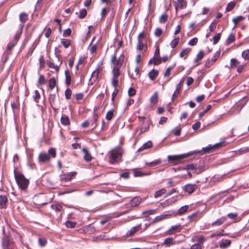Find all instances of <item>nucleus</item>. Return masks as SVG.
Returning <instances> with one entry per match:
<instances>
[{"label":"nucleus","mask_w":249,"mask_h":249,"mask_svg":"<svg viewBox=\"0 0 249 249\" xmlns=\"http://www.w3.org/2000/svg\"><path fill=\"white\" fill-rule=\"evenodd\" d=\"M82 152L84 153V159L86 161H90L91 160L92 157L91 154L89 152L88 149L86 147L83 148Z\"/></svg>","instance_id":"obj_12"},{"label":"nucleus","mask_w":249,"mask_h":249,"mask_svg":"<svg viewBox=\"0 0 249 249\" xmlns=\"http://www.w3.org/2000/svg\"><path fill=\"white\" fill-rule=\"evenodd\" d=\"M124 152V149L120 146L111 150L108 153L109 162L112 164L120 162L122 160Z\"/></svg>","instance_id":"obj_1"},{"label":"nucleus","mask_w":249,"mask_h":249,"mask_svg":"<svg viewBox=\"0 0 249 249\" xmlns=\"http://www.w3.org/2000/svg\"><path fill=\"white\" fill-rule=\"evenodd\" d=\"M65 74L66 77V84L68 86H69L71 84V76L68 70L65 71Z\"/></svg>","instance_id":"obj_20"},{"label":"nucleus","mask_w":249,"mask_h":249,"mask_svg":"<svg viewBox=\"0 0 249 249\" xmlns=\"http://www.w3.org/2000/svg\"><path fill=\"white\" fill-rule=\"evenodd\" d=\"M222 144V142L217 143L213 145H209L206 147L202 148V150H200L194 153V154H197L199 155H203L205 153H209L212 152L214 149L220 146Z\"/></svg>","instance_id":"obj_5"},{"label":"nucleus","mask_w":249,"mask_h":249,"mask_svg":"<svg viewBox=\"0 0 249 249\" xmlns=\"http://www.w3.org/2000/svg\"><path fill=\"white\" fill-rule=\"evenodd\" d=\"M65 97H66V99H70L71 97V90L70 89H67L65 91Z\"/></svg>","instance_id":"obj_52"},{"label":"nucleus","mask_w":249,"mask_h":249,"mask_svg":"<svg viewBox=\"0 0 249 249\" xmlns=\"http://www.w3.org/2000/svg\"><path fill=\"white\" fill-rule=\"evenodd\" d=\"M16 42H10L7 47V50H11L16 45Z\"/></svg>","instance_id":"obj_60"},{"label":"nucleus","mask_w":249,"mask_h":249,"mask_svg":"<svg viewBox=\"0 0 249 249\" xmlns=\"http://www.w3.org/2000/svg\"><path fill=\"white\" fill-rule=\"evenodd\" d=\"M114 116L113 110L108 111L106 114V119L108 121H110Z\"/></svg>","instance_id":"obj_40"},{"label":"nucleus","mask_w":249,"mask_h":249,"mask_svg":"<svg viewBox=\"0 0 249 249\" xmlns=\"http://www.w3.org/2000/svg\"><path fill=\"white\" fill-rule=\"evenodd\" d=\"M28 19V15L25 13H22L19 15V20L20 21L24 23Z\"/></svg>","instance_id":"obj_32"},{"label":"nucleus","mask_w":249,"mask_h":249,"mask_svg":"<svg viewBox=\"0 0 249 249\" xmlns=\"http://www.w3.org/2000/svg\"><path fill=\"white\" fill-rule=\"evenodd\" d=\"M150 105L149 107L154 109L155 108V106L156 105V92H155L153 95L151 97L150 99Z\"/></svg>","instance_id":"obj_21"},{"label":"nucleus","mask_w":249,"mask_h":249,"mask_svg":"<svg viewBox=\"0 0 249 249\" xmlns=\"http://www.w3.org/2000/svg\"><path fill=\"white\" fill-rule=\"evenodd\" d=\"M99 75V71L98 70L94 71L91 76L90 81L92 82V81L95 82L98 78Z\"/></svg>","instance_id":"obj_26"},{"label":"nucleus","mask_w":249,"mask_h":249,"mask_svg":"<svg viewBox=\"0 0 249 249\" xmlns=\"http://www.w3.org/2000/svg\"><path fill=\"white\" fill-rule=\"evenodd\" d=\"M170 215L168 214H162L157 216V222L169 218Z\"/></svg>","instance_id":"obj_37"},{"label":"nucleus","mask_w":249,"mask_h":249,"mask_svg":"<svg viewBox=\"0 0 249 249\" xmlns=\"http://www.w3.org/2000/svg\"><path fill=\"white\" fill-rule=\"evenodd\" d=\"M173 68V67H168V68L166 69V71H165V73H164V75H165V76H169V75L170 74V71H171V70H172Z\"/></svg>","instance_id":"obj_63"},{"label":"nucleus","mask_w":249,"mask_h":249,"mask_svg":"<svg viewBox=\"0 0 249 249\" xmlns=\"http://www.w3.org/2000/svg\"><path fill=\"white\" fill-rule=\"evenodd\" d=\"M2 246L3 249H13L14 248L13 242L7 236L3 238Z\"/></svg>","instance_id":"obj_7"},{"label":"nucleus","mask_w":249,"mask_h":249,"mask_svg":"<svg viewBox=\"0 0 249 249\" xmlns=\"http://www.w3.org/2000/svg\"><path fill=\"white\" fill-rule=\"evenodd\" d=\"M152 144L151 142L148 141L147 142L144 143L142 145V146L139 149L138 151H141L143 149H146L150 148L151 147H152Z\"/></svg>","instance_id":"obj_25"},{"label":"nucleus","mask_w":249,"mask_h":249,"mask_svg":"<svg viewBox=\"0 0 249 249\" xmlns=\"http://www.w3.org/2000/svg\"><path fill=\"white\" fill-rule=\"evenodd\" d=\"M234 40L235 36L233 34H231L227 38V42L228 44H230L231 43L233 42Z\"/></svg>","instance_id":"obj_46"},{"label":"nucleus","mask_w":249,"mask_h":249,"mask_svg":"<svg viewBox=\"0 0 249 249\" xmlns=\"http://www.w3.org/2000/svg\"><path fill=\"white\" fill-rule=\"evenodd\" d=\"M191 249H201V246L199 244H195L191 247Z\"/></svg>","instance_id":"obj_64"},{"label":"nucleus","mask_w":249,"mask_h":249,"mask_svg":"<svg viewBox=\"0 0 249 249\" xmlns=\"http://www.w3.org/2000/svg\"><path fill=\"white\" fill-rule=\"evenodd\" d=\"M146 39V34L143 32L139 34L138 36V41L139 42L144 43Z\"/></svg>","instance_id":"obj_24"},{"label":"nucleus","mask_w":249,"mask_h":249,"mask_svg":"<svg viewBox=\"0 0 249 249\" xmlns=\"http://www.w3.org/2000/svg\"><path fill=\"white\" fill-rule=\"evenodd\" d=\"M53 210H54L56 212H59L60 215H62L64 213L62 206L60 204H53L51 206Z\"/></svg>","instance_id":"obj_14"},{"label":"nucleus","mask_w":249,"mask_h":249,"mask_svg":"<svg viewBox=\"0 0 249 249\" xmlns=\"http://www.w3.org/2000/svg\"><path fill=\"white\" fill-rule=\"evenodd\" d=\"M118 78H115V77H113L112 79V86L114 88H116L117 86H118Z\"/></svg>","instance_id":"obj_55"},{"label":"nucleus","mask_w":249,"mask_h":249,"mask_svg":"<svg viewBox=\"0 0 249 249\" xmlns=\"http://www.w3.org/2000/svg\"><path fill=\"white\" fill-rule=\"evenodd\" d=\"M179 39L178 37H177L174 39L170 43L171 47L172 48H175L179 42Z\"/></svg>","instance_id":"obj_38"},{"label":"nucleus","mask_w":249,"mask_h":249,"mask_svg":"<svg viewBox=\"0 0 249 249\" xmlns=\"http://www.w3.org/2000/svg\"><path fill=\"white\" fill-rule=\"evenodd\" d=\"M231 244V241L228 239H222L219 243V247L221 249H225Z\"/></svg>","instance_id":"obj_15"},{"label":"nucleus","mask_w":249,"mask_h":249,"mask_svg":"<svg viewBox=\"0 0 249 249\" xmlns=\"http://www.w3.org/2000/svg\"><path fill=\"white\" fill-rule=\"evenodd\" d=\"M45 30L46 31L45 36L47 38L49 37L52 33V30L51 28H45Z\"/></svg>","instance_id":"obj_54"},{"label":"nucleus","mask_w":249,"mask_h":249,"mask_svg":"<svg viewBox=\"0 0 249 249\" xmlns=\"http://www.w3.org/2000/svg\"><path fill=\"white\" fill-rule=\"evenodd\" d=\"M174 244H175V243L173 238H167L164 240V243L162 245H165L166 246L169 247Z\"/></svg>","instance_id":"obj_23"},{"label":"nucleus","mask_w":249,"mask_h":249,"mask_svg":"<svg viewBox=\"0 0 249 249\" xmlns=\"http://www.w3.org/2000/svg\"><path fill=\"white\" fill-rule=\"evenodd\" d=\"M245 19V17H243V16H238L236 18H234L233 19H232V22L234 23L235 24V26H234V28L236 27V24L241 22V21L243 20L244 19Z\"/></svg>","instance_id":"obj_27"},{"label":"nucleus","mask_w":249,"mask_h":249,"mask_svg":"<svg viewBox=\"0 0 249 249\" xmlns=\"http://www.w3.org/2000/svg\"><path fill=\"white\" fill-rule=\"evenodd\" d=\"M124 62V56H121L118 60H116L114 65L115 67H117L119 68L121 67Z\"/></svg>","instance_id":"obj_29"},{"label":"nucleus","mask_w":249,"mask_h":249,"mask_svg":"<svg viewBox=\"0 0 249 249\" xmlns=\"http://www.w3.org/2000/svg\"><path fill=\"white\" fill-rule=\"evenodd\" d=\"M136 90L132 88H130L128 91V93L129 96H132L135 94Z\"/></svg>","instance_id":"obj_56"},{"label":"nucleus","mask_w":249,"mask_h":249,"mask_svg":"<svg viewBox=\"0 0 249 249\" xmlns=\"http://www.w3.org/2000/svg\"><path fill=\"white\" fill-rule=\"evenodd\" d=\"M187 2L186 0H177L175 6L176 10L178 9H184L187 6Z\"/></svg>","instance_id":"obj_9"},{"label":"nucleus","mask_w":249,"mask_h":249,"mask_svg":"<svg viewBox=\"0 0 249 249\" xmlns=\"http://www.w3.org/2000/svg\"><path fill=\"white\" fill-rule=\"evenodd\" d=\"M97 46L96 45H93L90 49L91 53H94L96 52Z\"/></svg>","instance_id":"obj_62"},{"label":"nucleus","mask_w":249,"mask_h":249,"mask_svg":"<svg viewBox=\"0 0 249 249\" xmlns=\"http://www.w3.org/2000/svg\"><path fill=\"white\" fill-rule=\"evenodd\" d=\"M148 77L152 80L156 79V70L154 69L151 70L148 74Z\"/></svg>","instance_id":"obj_34"},{"label":"nucleus","mask_w":249,"mask_h":249,"mask_svg":"<svg viewBox=\"0 0 249 249\" xmlns=\"http://www.w3.org/2000/svg\"><path fill=\"white\" fill-rule=\"evenodd\" d=\"M226 220V217H222L212 224V226L216 227L222 225Z\"/></svg>","instance_id":"obj_18"},{"label":"nucleus","mask_w":249,"mask_h":249,"mask_svg":"<svg viewBox=\"0 0 249 249\" xmlns=\"http://www.w3.org/2000/svg\"><path fill=\"white\" fill-rule=\"evenodd\" d=\"M38 243L42 247L45 246L47 244V240L44 238H39L38 239Z\"/></svg>","instance_id":"obj_49"},{"label":"nucleus","mask_w":249,"mask_h":249,"mask_svg":"<svg viewBox=\"0 0 249 249\" xmlns=\"http://www.w3.org/2000/svg\"><path fill=\"white\" fill-rule=\"evenodd\" d=\"M240 64V62L234 58H232L231 60V68H234L237 67Z\"/></svg>","instance_id":"obj_33"},{"label":"nucleus","mask_w":249,"mask_h":249,"mask_svg":"<svg viewBox=\"0 0 249 249\" xmlns=\"http://www.w3.org/2000/svg\"><path fill=\"white\" fill-rule=\"evenodd\" d=\"M198 41V39L196 37H194L193 39H191L189 42L188 44L191 46H194L196 44Z\"/></svg>","instance_id":"obj_50"},{"label":"nucleus","mask_w":249,"mask_h":249,"mask_svg":"<svg viewBox=\"0 0 249 249\" xmlns=\"http://www.w3.org/2000/svg\"><path fill=\"white\" fill-rule=\"evenodd\" d=\"M141 202V198L140 197H135L132 200H130V203L128 204L131 206V207H136Z\"/></svg>","instance_id":"obj_16"},{"label":"nucleus","mask_w":249,"mask_h":249,"mask_svg":"<svg viewBox=\"0 0 249 249\" xmlns=\"http://www.w3.org/2000/svg\"><path fill=\"white\" fill-rule=\"evenodd\" d=\"M204 52L203 51L200 50L196 56V58L194 60V62L196 63V65H198V62L202 59L204 56Z\"/></svg>","instance_id":"obj_19"},{"label":"nucleus","mask_w":249,"mask_h":249,"mask_svg":"<svg viewBox=\"0 0 249 249\" xmlns=\"http://www.w3.org/2000/svg\"><path fill=\"white\" fill-rule=\"evenodd\" d=\"M165 1V0H164ZM168 11V6L166 5V2L164 1V11L163 12L159 10V13H160V16L159 18V22L160 23H165L168 18V15L167 14Z\"/></svg>","instance_id":"obj_6"},{"label":"nucleus","mask_w":249,"mask_h":249,"mask_svg":"<svg viewBox=\"0 0 249 249\" xmlns=\"http://www.w3.org/2000/svg\"><path fill=\"white\" fill-rule=\"evenodd\" d=\"M56 94H50L49 97V101L52 106L54 105L55 103Z\"/></svg>","instance_id":"obj_42"},{"label":"nucleus","mask_w":249,"mask_h":249,"mask_svg":"<svg viewBox=\"0 0 249 249\" xmlns=\"http://www.w3.org/2000/svg\"><path fill=\"white\" fill-rule=\"evenodd\" d=\"M141 229V225H139L137 226L133 227L131 228V229L128 231L126 233L127 236H132L134 235L136 232L139 231Z\"/></svg>","instance_id":"obj_13"},{"label":"nucleus","mask_w":249,"mask_h":249,"mask_svg":"<svg viewBox=\"0 0 249 249\" xmlns=\"http://www.w3.org/2000/svg\"><path fill=\"white\" fill-rule=\"evenodd\" d=\"M60 121L63 124L65 125H67L70 124V120L69 118L65 115L61 117Z\"/></svg>","instance_id":"obj_28"},{"label":"nucleus","mask_w":249,"mask_h":249,"mask_svg":"<svg viewBox=\"0 0 249 249\" xmlns=\"http://www.w3.org/2000/svg\"><path fill=\"white\" fill-rule=\"evenodd\" d=\"M191 49L190 48H186L183 49L179 54V56L180 57H183L186 55H187L190 52Z\"/></svg>","instance_id":"obj_31"},{"label":"nucleus","mask_w":249,"mask_h":249,"mask_svg":"<svg viewBox=\"0 0 249 249\" xmlns=\"http://www.w3.org/2000/svg\"><path fill=\"white\" fill-rule=\"evenodd\" d=\"M242 57L245 59H249V50H246L244 51L242 53Z\"/></svg>","instance_id":"obj_48"},{"label":"nucleus","mask_w":249,"mask_h":249,"mask_svg":"<svg viewBox=\"0 0 249 249\" xmlns=\"http://www.w3.org/2000/svg\"><path fill=\"white\" fill-rule=\"evenodd\" d=\"M56 150L54 148H51L48 150V154L42 152L39 154L38 159L39 162H46L50 161L51 158L56 157Z\"/></svg>","instance_id":"obj_2"},{"label":"nucleus","mask_w":249,"mask_h":249,"mask_svg":"<svg viewBox=\"0 0 249 249\" xmlns=\"http://www.w3.org/2000/svg\"><path fill=\"white\" fill-rule=\"evenodd\" d=\"M76 173H70L67 174H61L60 176V179L61 180L70 181L74 176Z\"/></svg>","instance_id":"obj_10"},{"label":"nucleus","mask_w":249,"mask_h":249,"mask_svg":"<svg viewBox=\"0 0 249 249\" xmlns=\"http://www.w3.org/2000/svg\"><path fill=\"white\" fill-rule=\"evenodd\" d=\"M167 120V118L165 117H161L159 122L160 124H165Z\"/></svg>","instance_id":"obj_59"},{"label":"nucleus","mask_w":249,"mask_h":249,"mask_svg":"<svg viewBox=\"0 0 249 249\" xmlns=\"http://www.w3.org/2000/svg\"><path fill=\"white\" fill-rule=\"evenodd\" d=\"M49 88L51 89H54L56 85V81L54 78H51L49 81Z\"/></svg>","instance_id":"obj_36"},{"label":"nucleus","mask_w":249,"mask_h":249,"mask_svg":"<svg viewBox=\"0 0 249 249\" xmlns=\"http://www.w3.org/2000/svg\"><path fill=\"white\" fill-rule=\"evenodd\" d=\"M183 227L181 225L172 226L167 231L168 235L174 234L176 232L180 231Z\"/></svg>","instance_id":"obj_8"},{"label":"nucleus","mask_w":249,"mask_h":249,"mask_svg":"<svg viewBox=\"0 0 249 249\" xmlns=\"http://www.w3.org/2000/svg\"><path fill=\"white\" fill-rule=\"evenodd\" d=\"M144 45V43L138 42L137 45V49L140 51L142 50Z\"/></svg>","instance_id":"obj_57"},{"label":"nucleus","mask_w":249,"mask_h":249,"mask_svg":"<svg viewBox=\"0 0 249 249\" xmlns=\"http://www.w3.org/2000/svg\"><path fill=\"white\" fill-rule=\"evenodd\" d=\"M227 235H228L227 233H224V230H221V231H216L215 232L213 233L210 236V238H213V237H215L218 236H220Z\"/></svg>","instance_id":"obj_22"},{"label":"nucleus","mask_w":249,"mask_h":249,"mask_svg":"<svg viewBox=\"0 0 249 249\" xmlns=\"http://www.w3.org/2000/svg\"><path fill=\"white\" fill-rule=\"evenodd\" d=\"M15 177L18 186L22 190L26 189L29 185V180L22 174L17 175L15 174Z\"/></svg>","instance_id":"obj_3"},{"label":"nucleus","mask_w":249,"mask_h":249,"mask_svg":"<svg viewBox=\"0 0 249 249\" xmlns=\"http://www.w3.org/2000/svg\"><path fill=\"white\" fill-rule=\"evenodd\" d=\"M61 43L63 44L65 48H67L70 45V41L69 40L65 38L61 39Z\"/></svg>","instance_id":"obj_39"},{"label":"nucleus","mask_w":249,"mask_h":249,"mask_svg":"<svg viewBox=\"0 0 249 249\" xmlns=\"http://www.w3.org/2000/svg\"><path fill=\"white\" fill-rule=\"evenodd\" d=\"M76 223L75 222H72L70 221H67L65 223V225L67 228H74Z\"/></svg>","instance_id":"obj_44"},{"label":"nucleus","mask_w":249,"mask_h":249,"mask_svg":"<svg viewBox=\"0 0 249 249\" xmlns=\"http://www.w3.org/2000/svg\"><path fill=\"white\" fill-rule=\"evenodd\" d=\"M221 37V33H218L213 37V44H216L219 40Z\"/></svg>","instance_id":"obj_47"},{"label":"nucleus","mask_w":249,"mask_h":249,"mask_svg":"<svg viewBox=\"0 0 249 249\" xmlns=\"http://www.w3.org/2000/svg\"><path fill=\"white\" fill-rule=\"evenodd\" d=\"M189 206L188 205H185L181 207L178 211V213L180 214H182L188 210Z\"/></svg>","instance_id":"obj_43"},{"label":"nucleus","mask_w":249,"mask_h":249,"mask_svg":"<svg viewBox=\"0 0 249 249\" xmlns=\"http://www.w3.org/2000/svg\"><path fill=\"white\" fill-rule=\"evenodd\" d=\"M87 15V11L86 9H82L79 11V14L78 16L79 18H84Z\"/></svg>","instance_id":"obj_35"},{"label":"nucleus","mask_w":249,"mask_h":249,"mask_svg":"<svg viewBox=\"0 0 249 249\" xmlns=\"http://www.w3.org/2000/svg\"><path fill=\"white\" fill-rule=\"evenodd\" d=\"M152 64L156 65V51L154 52V54L153 57L149 60L148 62V66H150Z\"/></svg>","instance_id":"obj_51"},{"label":"nucleus","mask_w":249,"mask_h":249,"mask_svg":"<svg viewBox=\"0 0 249 249\" xmlns=\"http://www.w3.org/2000/svg\"><path fill=\"white\" fill-rule=\"evenodd\" d=\"M235 6V2L234 1L230 2L226 7V10L227 12L231 11Z\"/></svg>","instance_id":"obj_41"},{"label":"nucleus","mask_w":249,"mask_h":249,"mask_svg":"<svg viewBox=\"0 0 249 249\" xmlns=\"http://www.w3.org/2000/svg\"><path fill=\"white\" fill-rule=\"evenodd\" d=\"M7 202V197L6 196L0 195V206L1 208H5Z\"/></svg>","instance_id":"obj_17"},{"label":"nucleus","mask_w":249,"mask_h":249,"mask_svg":"<svg viewBox=\"0 0 249 249\" xmlns=\"http://www.w3.org/2000/svg\"><path fill=\"white\" fill-rule=\"evenodd\" d=\"M112 72L113 74V77H115V78H118V76L120 74V71L119 68L117 67H114V68H113V69L112 70Z\"/></svg>","instance_id":"obj_30"},{"label":"nucleus","mask_w":249,"mask_h":249,"mask_svg":"<svg viewBox=\"0 0 249 249\" xmlns=\"http://www.w3.org/2000/svg\"><path fill=\"white\" fill-rule=\"evenodd\" d=\"M46 83V80L43 75H40L39 76L38 83L39 85H44Z\"/></svg>","instance_id":"obj_45"},{"label":"nucleus","mask_w":249,"mask_h":249,"mask_svg":"<svg viewBox=\"0 0 249 249\" xmlns=\"http://www.w3.org/2000/svg\"><path fill=\"white\" fill-rule=\"evenodd\" d=\"M192 154H183L180 155H170L168 156L167 159L170 163L173 164H177L180 162L183 159L189 157L190 155Z\"/></svg>","instance_id":"obj_4"},{"label":"nucleus","mask_w":249,"mask_h":249,"mask_svg":"<svg viewBox=\"0 0 249 249\" xmlns=\"http://www.w3.org/2000/svg\"><path fill=\"white\" fill-rule=\"evenodd\" d=\"M200 126V122H197L193 125L192 128L194 130H197V129H198L199 128Z\"/></svg>","instance_id":"obj_61"},{"label":"nucleus","mask_w":249,"mask_h":249,"mask_svg":"<svg viewBox=\"0 0 249 249\" xmlns=\"http://www.w3.org/2000/svg\"><path fill=\"white\" fill-rule=\"evenodd\" d=\"M71 29L70 28H68L64 31L63 36L64 37L69 36H70V35L71 34Z\"/></svg>","instance_id":"obj_53"},{"label":"nucleus","mask_w":249,"mask_h":249,"mask_svg":"<svg viewBox=\"0 0 249 249\" xmlns=\"http://www.w3.org/2000/svg\"><path fill=\"white\" fill-rule=\"evenodd\" d=\"M166 193V190L165 189H161L159 191H157V197L161 196Z\"/></svg>","instance_id":"obj_58"},{"label":"nucleus","mask_w":249,"mask_h":249,"mask_svg":"<svg viewBox=\"0 0 249 249\" xmlns=\"http://www.w3.org/2000/svg\"><path fill=\"white\" fill-rule=\"evenodd\" d=\"M196 189V186L195 184H188L184 186V190L189 194L193 193Z\"/></svg>","instance_id":"obj_11"}]
</instances>
